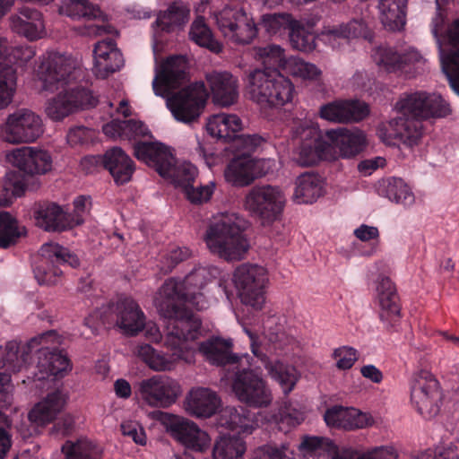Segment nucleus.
<instances>
[{
	"mask_svg": "<svg viewBox=\"0 0 459 459\" xmlns=\"http://www.w3.org/2000/svg\"><path fill=\"white\" fill-rule=\"evenodd\" d=\"M217 273L216 268L198 267L182 280L169 279L157 292L154 306L159 314L169 320L164 346L169 352L156 350L151 344L140 343L134 354L156 372L171 371L179 361L194 362L199 336L200 320L187 310L208 307L203 293L204 286Z\"/></svg>",
	"mask_w": 459,
	"mask_h": 459,
	"instance_id": "nucleus-1",
	"label": "nucleus"
},
{
	"mask_svg": "<svg viewBox=\"0 0 459 459\" xmlns=\"http://www.w3.org/2000/svg\"><path fill=\"white\" fill-rule=\"evenodd\" d=\"M84 75L78 58L56 52H48L40 57L34 74L35 86L41 91L57 92L45 104V113L49 119L63 121L96 105L97 98L92 91L78 83Z\"/></svg>",
	"mask_w": 459,
	"mask_h": 459,
	"instance_id": "nucleus-2",
	"label": "nucleus"
},
{
	"mask_svg": "<svg viewBox=\"0 0 459 459\" xmlns=\"http://www.w3.org/2000/svg\"><path fill=\"white\" fill-rule=\"evenodd\" d=\"M155 60L152 89L157 96L166 99V106L178 122L190 124L201 116L208 93L204 82L184 86L187 78L188 62L184 56H175L159 62L162 46L154 34L152 45Z\"/></svg>",
	"mask_w": 459,
	"mask_h": 459,
	"instance_id": "nucleus-3",
	"label": "nucleus"
},
{
	"mask_svg": "<svg viewBox=\"0 0 459 459\" xmlns=\"http://www.w3.org/2000/svg\"><path fill=\"white\" fill-rule=\"evenodd\" d=\"M255 56L265 69H255L248 75L247 93L261 108H279L291 103L295 97L293 82L276 68L284 72L288 62L284 50L278 45L256 48Z\"/></svg>",
	"mask_w": 459,
	"mask_h": 459,
	"instance_id": "nucleus-4",
	"label": "nucleus"
},
{
	"mask_svg": "<svg viewBox=\"0 0 459 459\" xmlns=\"http://www.w3.org/2000/svg\"><path fill=\"white\" fill-rule=\"evenodd\" d=\"M247 227L248 221L237 212H217L209 220L204 241L212 255L228 262L240 261L250 248Z\"/></svg>",
	"mask_w": 459,
	"mask_h": 459,
	"instance_id": "nucleus-5",
	"label": "nucleus"
},
{
	"mask_svg": "<svg viewBox=\"0 0 459 459\" xmlns=\"http://www.w3.org/2000/svg\"><path fill=\"white\" fill-rule=\"evenodd\" d=\"M149 417L158 421L171 438L185 449L199 454H204L211 449V435L196 422L180 415L160 411L151 412Z\"/></svg>",
	"mask_w": 459,
	"mask_h": 459,
	"instance_id": "nucleus-6",
	"label": "nucleus"
},
{
	"mask_svg": "<svg viewBox=\"0 0 459 459\" xmlns=\"http://www.w3.org/2000/svg\"><path fill=\"white\" fill-rule=\"evenodd\" d=\"M286 195L279 186L257 185L250 188L243 200V208L257 218L263 226L280 220L286 205Z\"/></svg>",
	"mask_w": 459,
	"mask_h": 459,
	"instance_id": "nucleus-7",
	"label": "nucleus"
},
{
	"mask_svg": "<svg viewBox=\"0 0 459 459\" xmlns=\"http://www.w3.org/2000/svg\"><path fill=\"white\" fill-rule=\"evenodd\" d=\"M233 282L241 302L255 310L265 303V290L269 284L267 269L255 264H243L234 272Z\"/></svg>",
	"mask_w": 459,
	"mask_h": 459,
	"instance_id": "nucleus-8",
	"label": "nucleus"
},
{
	"mask_svg": "<svg viewBox=\"0 0 459 459\" xmlns=\"http://www.w3.org/2000/svg\"><path fill=\"white\" fill-rule=\"evenodd\" d=\"M243 367L235 377L232 389L238 399L253 407H266L273 401V394L264 380L250 368L249 359H239Z\"/></svg>",
	"mask_w": 459,
	"mask_h": 459,
	"instance_id": "nucleus-9",
	"label": "nucleus"
},
{
	"mask_svg": "<svg viewBox=\"0 0 459 459\" xmlns=\"http://www.w3.org/2000/svg\"><path fill=\"white\" fill-rule=\"evenodd\" d=\"M295 134L300 143L292 152L291 159L302 167L316 164L321 160H332L326 138L323 139L319 128L312 122L305 121L295 128Z\"/></svg>",
	"mask_w": 459,
	"mask_h": 459,
	"instance_id": "nucleus-10",
	"label": "nucleus"
},
{
	"mask_svg": "<svg viewBox=\"0 0 459 459\" xmlns=\"http://www.w3.org/2000/svg\"><path fill=\"white\" fill-rule=\"evenodd\" d=\"M61 337L55 331L44 333L29 342V346L39 350V352L38 379L58 376L71 369L68 358L62 352L55 351L56 346L61 344Z\"/></svg>",
	"mask_w": 459,
	"mask_h": 459,
	"instance_id": "nucleus-11",
	"label": "nucleus"
},
{
	"mask_svg": "<svg viewBox=\"0 0 459 459\" xmlns=\"http://www.w3.org/2000/svg\"><path fill=\"white\" fill-rule=\"evenodd\" d=\"M411 402L425 419L435 417L440 407L441 392L435 377L428 370L415 372L410 383Z\"/></svg>",
	"mask_w": 459,
	"mask_h": 459,
	"instance_id": "nucleus-12",
	"label": "nucleus"
},
{
	"mask_svg": "<svg viewBox=\"0 0 459 459\" xmlns=\"http://www.w3.org/2000/svg\"><path fill=\"white\" fill-rule=\"evenodd\" d=\"M395 110L402 115H411L418 120L444 117L451 112L441 95L426 91H416L401 98Z\"/></svg>",
	"mask_w": 459,
	"mask_h": 459,
	"instance_id": "nucleus-13",
	"label": "nucleus"
},
{
	"mask_svg": "<svg viewBox=\"0 0 459 459\" xmlns=\"http://www.w3.org/2000/svg\"><path fill=\"white\" fill-rule=\"evenodd\" d=\"M39 254L42 258V264L35 270V278L39 284H55L58 281L63 272L59 265L68 264L77 267L80 264L76 255L56 242H47L41 246Z\"/></svg>",
	"mask_w": 459,
	"mask_h": 459,
	"instance_id": "nucleus-14",
	"label": "nucleus"
},
{
	"mask_svg": "<svg viewBox=\"0 0 459 459\" xmlns=\"http://www.w3.org/2000/svg\"><path fill=\"white\" fill-rule=\"evenodd\" d=\"M214 19L220 31L230 41L247 44L256 36L252 17L241 8L225 7L214 13Z\"/></svg>",
	"mask_w": 459,
	"mask_h": 459,
	"instance_id": "nucleus-15",
	"label": "nucleus"
},
{
	"mask_svg": "<svg viewBox=\"0 0 459 459\" xmlns=\"http://www.w3.org/2000/svg\"><path fill=\"white\" fill-rule=\"evenodd\" d=\"M397 112L395 117L381 123L377 130L379 139L387 145H417L422 135V126L415 117H406Z\"/></svg>",
	"mask_w": 459,
	"mask_h": 459,
	"instance_id": "nucleus-16",
	"label": "nucleus"
},
{
	"mask_svg": "<svg viewBox=\"0 0 459 459\" xmlns=\"http://www.w3.org/2000/svg\"><path fill=\"white\" fill-rule=\"evenodd\" d=\"M43 133L42 120L34 112L20 109L8 116L1 137L10 143H32Z\"/></svg>",
	"mask_w": 459,
	"mask_h": 459,
	"instance_id": "nucleus-17",
	"label": "nucleus"
},
{
	"mask_svg": "<svg viewBox=\"0 0 459 459\" xmlns=\"http://www.w3.org/2000/svg\"><path fill=\"white\" fill-rule=\"evenodd\" d=\"M137 394L151 407L168 408L181 395L182 387L176 379L157 375L142 380Z\"/></svg>",
	"mask_w": 459,
	"mask_h": 459,
	"instance_id": "nucleus-18",
	"label": "nucleus"
},
{
	"mask_svg": "<svg viewBox=\"0 0 459 459\" xmlns=\"http://www.w3.org/2000/svg\"><path fill=\"white\" fill-rule=\"evenodd\" d=\"M58 12L61 15L73 20H84L103 22L95 24L87 29L88 35L113 34L115 29L108 23V15L102 12L100 6L89 0H63L60 3Z\"/></svg>",
	"mask_w": 459,
	"mask_h": 459,
	"instance_id": "nucleus-19",
	"label": "nucleus"
},
{
	"mask_svg": "<svg viewBox=\"0 0 459 459\" xmlns=\"http://www.w3.org/2000/svg\"><path fill=\"white\" fill-rule=\"evenodd\" d=\"M4 157L8 164L31 176L45 175L53 168L51 154L37 147L14 148L6 152Z\"/></svg>",
	"mask_w": 459,
	"mask_h": 459,
	"instance_id": "nucleus-20",
	"label": "nucleus"
},
{
	"mask_svg": "<svg viewBox=\"0 0 459 459\" xmlns=\"http://www.w3.org/2000/svg\"><path fill=\"white\" fill-rule=\"evenodd\" d=\"M328 150L333 152V160L352 159L368 146L367 134L359 128H338L325 133Z\"/></svg>",
	"mask_w": 459,
	"mask_h": 459,
	"instance_id": "nucleus-21",
	"label": "nucleus"
},
{
	"mask_svg": "<svg viewBox=\"0 0 459 459\" xmlns=\"http://www.w3.org/2000/svg\"><path fill=\"white\" fill-rule=\"evenodd\" d=\"M444 25L445 17L441 13H437L432 21V32L438 47L441 68L450 87L459 95V48L446 49V45L441 39Z\"/></svg>",
	"mask_w": 459,
	"mask_h": 459,
	"instance_id": "nucleus-22",
	"label": "nucleus"
},
{
	"mask_svg": "<svg viewBox=\"0 0 459 459\" xmlns=\"http://www.w3.org/2000/svg\"><path fill=\"white\" fill-rule=\"evenodd\" d=\"M33 217L38 227L46 231H64L82 223L56 203H43L36 205Z\"/></svg>",
	"mask_w": 459,
	"mask_h": 459,
	"instance_id": "nucleus-23",
	"label": "nucleus"
},
{
	"mask_svg": "<svg viewBox=\"0 0 459 459\" xmlns=\"http://www.w3.org/2000/svg\"><path fill=\"white\" fill-rule=\"evenodd\" d=\"M324 419L328 427L345 430L366 429L376 423L371 413L353 407L333 406L325 411Z\"/></svg>",
	"mask_w": 459,
	"mask_h": 459,
	"instance_id": "nucleus-24",
	"label": "nucleus"
},
{
	"mask_svg": "<svg viewBox=\"0 0 459 459\" xmlns=\"http://www.w3.org/2000/svg\"><path fill=\"white\" fill-rule=\"evenodd\" d=\"M115 325L128 336H135L145 326L146 316L139 304L132 298L120 299L114 307Z\"/></svg>",
	"mask_w": 459,
	"mask_h": 459,
	"instance_id": "nucleus-25",
	"label": "nucleus"
},
{
	"mask_svg": "<svg viewBox=\"0 0 459 459\" xmlns=\"http://www.w3.org/2000/svg\"><path fill=\"white\" fill-rule=\"evenodd\" d=\"M368 114L366 103L338 100L323 105L320 108V117L333 123H350L362 120Z\"/></svg>",
	"mask_w": 459,
	"mask_h": 459,
	"instance_id": "nucleus-26",
	"label": "nucleus"
},
{
	"mask_svg": "<svg viewBox=\"0 0 459 459\" xmlns=\"http://www.w3.org/2000/svg\"><path fill=\"white\" fill-rule=\"evenodd\" d=\"M376 299L379 316L385 326L390 327L400 318V305L395 287L389 277L379 276L376 281Z\"/></svg>",
	"mask_w": 459,
	"mask_h": 459,
	"instance_id": "nucleus-27",
	"label": "nucleus"
},
{
	"mask_svg": "<svg viewBox=\"0 0 459 459\" xmlns=\"http://www.w3.org/2000/svg\"><path fill=\"white\" fill-rule=\"evenodd\" d=\"M221 407V399L210 388L196 386L186 394L183 408L190 415L198 419H208Z\"/></svg>",
	"mask_w": 459,
	"mask_h": 459,
	"instance_id": "nucleus-28",
	"label": "nucleus"
},
{
	"mask_svg": "<svg viewBox=\"0 0 459 459\" xmlns=\"http://www.w3.org/2000/svg\"><path fill=\"white\" fill-rule=\"evenodd\" d=\"M124 59L117 44L112 39L98 41L93 49V74L101 79L108 77L118 71Z\"/></svg>",
	"mask_w": 459,
	"mask_h": 459,
	"instance_id": "nucleus-29",
	"label": "nucleus"
},
{
	"mask_svg": "<svg viewBox=\"0 0 459 459\" xmlns=\"http://www.w3.org/2000/svg\"><path fill=\"white\" fill-rule=\"evenodd\" d=\"M246 332L251 340L253 353L267 370L270 377L279 384L280 387L285 394H290L294 389L299 379V374L298 370L290 365L284 364L278 359L268 358L267 356L259 357L255 346L253 334L247 330Z\"/></svg>",
	"mask_w": 459,
	"mask_h": 459,
	"instance_id": "nucleus-30",
	"label": "nucleus"
},
{
	"mask_svg": "<svg viewBox=\"0 0 459 459\" xmlns=\"http://www.w3.org/2000/svg\"><path fill=\"white\" fill-rule=\"evenodd\" d=\"M371 39L370 22L365 19H354L346 24L326 27L320 35L321 40L339 48L342 42L351 39Z\"/></svg>",
	"mask_w": 459,
	"mask_h": 459,
	"instance_id": "nucleus-31",
	"label": "nucleus"
},
{
	"mask_svg": "<svg viewBox=\"0 0 459 459\" xmlns=\"http://www.w3.org/2000/svg\"><path fill=\"white\" fill-rule=\"evenodd\" d=\"M134 155L139 160L154 168L160 177L168 173L167 169L175 159L171 149L158 142L137 143Z\"/></svg>",
	"mask_w": 459,
	"mask_h": 459,
	"instance_id": "nucleus-32",
	"label": "nucleus"
},
{
	"mask_svg": "<svg viewBox=\"0 0 459 459\" xmlns=\"http://www.w3.org/2000/svg\"><path fill=\"white\" fill-rule=\"evenodd\" d=\"M207 82L213 102L221 107L233 105L238 98V80L228 72L214 71L207 74Z\"/></svg>",
	"mask_w": 459,
	"mask_h": 459,
	"instance_id": "nucleus-33",
	"label": "nucleus"
},
{
	"mask_svg": "<svg viewBox=\"0 0 459 459\" xmlns=\"http://www.w3.org/2000/svg\"><path fill=\"white\" fill-rule=\"evenodd\" d=\"M11 28L16 33L35 40L45 35V24L39 12L30 8H22L11 17Z\"/></svg>",
	"mask_w": 459,
	"mask_h": 459,
	"instance_id": "nucleus-34",
	"label": "nucleus"
},
{
	"mask_svg": "<svg viewBox=\"0 0 459 459\" xmlns=\"http://www.w3.org/2000/svg\"><path fill=\"white\" fill-rule=\"evenodd\" d=\"M65 403L64 394L59 391L51 393L34 405L28 414V420L37 427L46 426L56 418Z\"/></svg>",
	"mask_w": 459,
	"mask_h": 459,
	"instance_id": "nucleus-35",
	"label": "nucleus"
},
{
	"mask_svg": "<svg viewBox=\"0 0 459 459\" xmlns=\"http://www.w3.org/2000/svg\"><path fill=\"white\" fill-rule=\"evenodd\" d=\"M325 193L324 179L316 173L306 172L294 182L292 199L299 204H313Z\"/></svg>",
	"mask_w": 459,
	"mask_h": 459,
	"instance_id": "nucleus-36",
	"label": "nucleus"
},
{
	"mask_svg": "<svg viewBox=\"0 0 459 459\" xmlns=\"http://www.w3.org/2000/svg\"><path fill=\"white\" fill-rule=\"evenodd\" d=\"M205 129L213 138L230 141L243 129V122L236 114L219 113L207 117Z\"/></svg>",
	"mask_w": 459,
	"mask_h": 459,
	"instance_id": "nucleus-37",
	"label": "nucleus"
},
{
	"mask_svg": "<svg viewBox=\"0 0 459 459\" xmlns=\"http://www.w3.org/2000/svg\"><path fill=\"white\" fill-rule=\"evenodd\" d=\"M225 180L233 186L245 187L255 181L253 157L250 154L236 155L225 168Z\"/></svg>",
	"mask_w": 459,
	"mask_h": 459,
	"instance_id": "nucleus-38",
	"label": "nucleus"
},
{
	"mask_svg": "<svg viewBox=\"0 0 459 459\" xmlns=\"http://www.w3.org/2000/svg\"><path fill=\"white\" fill-rule=\"evenodd\" d=\"M103 163L117 184L128 182L134 170L133 160L122 149L117 147L105 153Z\"/></svg>",
	"mask_w": 459,
	"mask_h": 459,
	"instance_id": "nucleus-39",
	"label": "nucleus"
},
{
	"mask_svg": "<svg viewBox=\"0 0 459 459\" xmlns=\"http://www.w3.org/2000/svg\"><path fill=\"white\" fill-rule=\"evenodd\" d=\"M378 193L386 197L392 203L405 208L411 207L415 204V195L411 186L399 178L383 179L378 184Z\"/></svg>",
	"mask_w": 459,
	"mask_h": 459,
	"instance_id": "nucleus-40",
	"label": "nucleus"
},
{
	"mask_svg": "<svg viewBox=\"0 0 459 459\" xmlns=\"http://www.w3.org/2000/svg\"><path fill=\"white\" fill-rule=\"evenodd\" d=\"M218 425L238 433L249 434L259 426V420L247 415L242 407H226L220 413Z\"/></svg>",
	"mask_w": 459,
	"mask_h": 459,
	"instance_id": "nucleus-41",
	"label": "nucleus"
},
{
	"mask_svg": "<svg viewBox=\"0 0 459 459\" xmlns=\"http://www.w3.org/2000/svg\"><path fill=\"white\" fill-rule=\"evenodd\" d=\"M407 0H379L383 25L389 30H401L406 22Z\"/></svg>",
	"mask_w": 459,
	"mask_h": 459,
	"instance_id": "nucleus-42",
	"label": "nucleus"
},
{
	"mask_svg": "<svg viewBox=\"0 0 459 459\" xmlns=\"http://www.w3.org/2000/svg\"><path fill=\"white\" fill-rule=\"evenodd\" d=\"M190 9L182 2H174L160 12L156 20V26L162 31L171 32L180 30L189 20Z\"/></svg>",
	"mask_w": 459,
	"mask_h": 459,
	"instance_id": "nucleus-43",
	"label": "nucleus"
},
{
	"mask_svg": "<svg viewBox=\"0 0 459 459\" xmlns=\"http://www.w3.org/2000/svg\"><path fill=\"white\" fill-rule=\"evenodd\" d=\"M247 450L243 439L236 436L221 434L217 437L212 448V459H243Z\"/></svg>",
	"mask_w": 459,
	"mask_h": 459,
	"instance_id": "nucleus-44",
	"label": "nucleus"
},
{
	"mask_svg": "<svg viewBox=\"0 0 459 459\" xmlns=\"http://www.w3.org/2000/svg\"><path fill=\"white\" fill-rule=\"evenodd\" d=\"M231 342L221 338H212L203 342L199 351L206 360L214 365H225L230 362H235V358L231 356Z\"/></svg>",
	"mask_w": 459,
	"mask_h": 459,
	"instance_id": "nucleus-45",
	"label": "nucleus"
},
{
	"mask_svg": "<svg viewBox=\"0 0 459 459\" xmlns=\"http://www.w3.org/2000/svg\"><path fill=\"white\" fill-rule=\"evenodd\" d=\"M167 171L168 173L161 177L181 190L189 184H193L198 175V170L195 165L188 161L178 160L176 159L169 164Z\"/></svg>",
	"mask_w": 459,
	"mask_h": 459,
	"instance_id": "nucleus-46",
	"label": "nucleus"
},
{
	"mask_svg": "<svg viewBox=\"0 0 459 459\" xmlns=\"http://www.w3.org/2000/svg\"><path fill=\"white\" fill-rule=\"evenodd\" d=\"M38 187V185L28 186L24 177L15 171H10L5 175L0 193V206L10 205L14 199L22 196L26 190H35Z\"/></svg>",
	"mask_w": 459,
	"mask_h": 459,
	"instance_id": "nucleus-47",
	"label": "nucleus"
},
{
	"mask_svg": "<svg viewBox=\"0 0 459 459\" xmlns=\"http://www.w3.org/2000/svg\"><path fill=\"white\" fill-rule=\"evenodd\" d=\"M65 459H99L100 448L86 437L66 441L62 446Z\"/></svg>",
	"mask_w": 459,
	"mask_h": 459,
	"instance_id": "nucleus-48",
	"label": "nucleus"
},
{
	"mask_svg": "<svg viewBox=\"0 0 459 459\" xmlns=\"http://www.w3.org/2000/svg\"><path fill=\"white\" fill-rule=\"evenodd\" d=\"M189 38L196 45L206 48L213 53H220L222 49L221 44L214 39L210 27L205 23L204 18H196L189 29Z\"/></svg>",
	"mask_w": 459,
	"mask_h": 459,
	"instance_id": "nucleus-49",
	"label": "nucleus"
},
{
	"mask_svg": "<svg viewBox=\"0 0 459 459\" xmlns=\"http://www.w3.org/2000/svg\"><path fill=\"white\" fill-rule=\"evenodd\" d=\"M284 73L301 81L316 82L320 79L322 71L315 64L306 62L299 56L288 57Z\"/></svg>",
	"mask_w": 459,
	"mask_h": 459,
	"instance_id": "nucleus-50",
	"label": "nucleus"
},
{
	"mask_svg": "<svg viewBox=\"0 0 459 459\" xmlns=\"http://www.w3.org/2000/svg\"><path fill=\"white\" fill-rule=\"evenodd\" d=\"M35 350L27 345H20L17 342H10L5 348L3 359V368L10 372H18L23 369L28 363V351Z\"/></svg>",
	"mask_w": 459,
	"mask_h": 459,
	"instance_id": "nucleus-51",
	"label": "nucleus"
},
{
	"mask_svg": "<svg viewBox=\"0 0 459 459\" xmlns=\"http://www.w3.org/2000/svg\"><path fill=\"white\" fill-rule=\"evenodd\" d=\"M375 64L387 72L402 70L401 47L380 46L372 54Z\"/></svg>",
	"mask_w": 459,
	"mask_h": 459,
	"instance_id": "nucleus-52",
	"label": "nucleus"
},
{
	"mask_svg": "<svg viewBox=\"0 0 459 459\" xmlns=\"http://www.w3.org/2000/svg\"><path fill=\"white\" fill-rule=\"evenodd\" d=\"M290 41L293 48L302 52L312 51L316 47L311 27H307L298 21L291 24Z\"/></svg>",
	"mask_w": 459,
	"mask_h": 459,
	"instance_id": "nucleus-53",
	"label": "nucleus"
},
{
	"mask_svg": "<svg viewBox=\"0 0 459 459\" xmlns=\"http://www.w3.org/2000/svg\"><path fill=\"white\" fill-rule=\"evenodd\" d=\"M17 90V73L12 65L0 69V108L7 107Z\"/></svg>",
	"mask_w": 459,
	"mask_h": 459,
	"instance_id": "nucleus-54",
	"label": "nucleus"
},
{
	"mask_svg": "<svg viewBox=\"0 0 459 459\" xmlns=\"http://www.w3.org/2000/svg\"><path fill=\"white\" fill-rule=\"evenodd\" d=\"M303 420V412L287 403L280 408L277 415L272 417V422L275 423L282 431H288L299 425Z\"/></svg>",
	"mask_w": 459,
	"mask_h": 459,
	"instance_id": "nucleus-55",
	"label": "nucleus"
},
{
	"mask_svg": "<svg viewBox=\"0 0 459 459\" xmlns=\"http://www.w3.org/2000/svg\"><path fill=\"white\" fill-rule=\"evenodd\" d=\"M21 234L17 221L8 212H0V247L13 245Z\"/></svg>",
	"mask_w": 459,
	"mask_h": 459,
	"instance_id": "nucleus-56",
	"label": "nucleus"
},
{
	"mask_svg": "<svg viewBox=\"0 0 459 459\" xmlns=\"http://www.w3.org/2000/svg\"><path fill=\"white\" fill-rule=\"evenodd\" d=\"M215 187L214 182H209L207 185L198 186H194L193 184H189L182 192L191 204L199 205L211 200Z\"/></svg>",
	"mask_w": 459,
	"mask_h": 459,
	"instance_id": "nucleus-57",
	"label": "nucleus"
},
{
	"mask_svg": "<svg viewBox=\"0 0 459 459\" xmlns=\"http://www.w3.org/2000/svg\"><path fill=\"white\" fill-rule=\"evenodd\" d=\"M292 22L294 21L290 15L286 13L265 14L262 18V26L272 35L281 33L287 29L290 30Z\"/></svg>",
	"mask_w": 459,
	"mask_h": 459,
	"instance_id": "nucleus-58",
	"label": "nucleus"
},
{
	"mask_svg": "<svg viewBox=\"0 0 459 459\" xmlns=\"http://www.w3.org/2000/svg\"><path fill=\"white\" fill-rule=\"evenodd\" d=\"M332 357L338 369L347 370L358 360V351L350 346H341L333 350Z\"/></svg>",
	"mask_w": 459,
	"mask_h": 459,
	"instance_id": "nucleus-59",
	"label": "nucleus"
},
{
	"mask_svg": "<svg viewBox=\"0 0 459 459\" xmlns=\"http://www.w3.org/2000/svg\"><path fill=\"white\" fill-rule=\"evenodd\" d=\"M121 431L124 436L132 438V440L140 446L147 443V436L142 424L136 420H125L121 424Z\"/></svg>",
	"mask_w": 459,
	"mask_h": 459,
	"instance_id": "nucleus-60",
	"label": "nucleus"
},
{
	"mask_svg": "<svg viewBox=\"0 0 459 459\" xmlns=\"http://www.w3.org/2000/svg\"><path fill=\"white\" fill-rule=\"evenodd\" d=\"M291 455L292 452L286 446L278 448L266 445L254 452L253 459H292Z\"/></svg>",
	"mask_w": 459,
	"mask_h": 459,
	"instance_id": "nucleus-61",
	"label": "nucleus"
},
{
	"mask_svg": "<svg viewBox=\"0 0 459 459\" xmlns=\"http://www.w3.org/2000/svg\"><path fill=\"white\" fill-rule=\"evenodd\" d=\"M235 146L242 153L249 154L250 152L255 150L261 145L263 138L258 135H238L233 139Z\"/></svg>",
	"mask_w": 459,
	"mask_h": 459,
	"instance_id": "nucleus-62",
	"label": "nucleus"
},
{
	"mask_svg": "<svg viewBox=\"0 0 459 459\" xmlns=\"http://www.w3.org/2000/svg\"><path fill=\"white\" fill-rule=\"evenodd\" d=\"M123 133L125 138L132 139L138 136H146L150 133L148 127L141 121L125 120L123 121Z\"/></svg>",
	"mask_w": 459,
	"mask_h": 459,
	"instance_id": "nucleus-63",
	"label": "nucleus"
},
{
	"mask_svg": "<svg viewBox=\"0 0 459 459\" xmlns=\"http://www.w3.org/2000/svg\"><path fill=\"white\" fill-rule=\"evenodd\" d=\"M363 459H398V455L391 446H377L363 453Z\"/></svg>",
	"mask_w": 459,
	"mask_h": 459,
	"instance_id": "nucleus-64",
	"label": "nucleus"
}]
</instances>
